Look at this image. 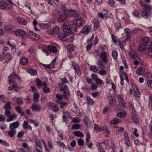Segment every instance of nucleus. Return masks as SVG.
Here are the masks:
<instances>
[{
	"instance_id": "obj_27",
	"label": "nucleus",
	"mask_w": 152,
	"mask_h": 152,
	"mask_svg": "<svg viewBox=\"0 0 152 152\" xmlns=\"http://www.w3.org/2000/svg\"><path fill=\"white\" fill-rule=\"evenodd\" d=\"M17 115L13 113V114L10 115L7 118V121H8L10 122L14 119H16L17 118Z\"/></svg>"
},
{
	"instance_id": "obj_53",
	"label": "nucleus",
	"mask_w": 152,
	"mask_h": 152,
	"mask_svg": "<svg viewBox=\"0 0 152 152\" xmlns=\"http://www.w3.org/2000/svg\"><path fill=\"white\" fill-rule=\"evenodd\" d=\"M37 85L39 87H41L42 85V83L41 80L37 78L36 80Z\"/></svg>"
},
{
	"instance_id": "obj_49",
	"label": "nucleus",
	"mask_w": 152,
	"mask_h": 152,
	"mask_svg": "<svg viewBox=\"0 0 152 152\" xmlns=\"http://www.w3.org/2000/svg\"><path fill=\"white\" fill-rule=\"evenodd\" d=\"M80 126L77 124H73L72 126V129L74 130L78 129L80 128Z\"/></svg>"
},
{
	"instance_id": "obj_25",
	"label": "nucleus",
	"mask_w": 152,
	"mask_h": 152,
	"mask_svg": "<svg viewBox=\"0 0 152 152\" xmlns=\"http://www.w3.org/2000/svg\"><path fill=\"white\" fill-rule=\"evenodd\" d=\"M76 23L75 24L78 27H79L82 25L83 23V20L80 19L78 18L77 20L75 21Z\"/></svg>"
},
{
	"instance_id": "obj_41",
	"label": "nucleus",
	"mask_w": 152,
	"mask_h": 152,
	"mask_svg": "<svg viewBox=\"0 0 152 152\" xmlns=\"http://www.w3.org/2000/svg\"><path fill=\"white\" fill-rule=\"evenodd\" d=\"M97 65L100 69H102L104 68V65L102 62L100 60H98L97 63Z\"/></svg>"
},
{
	"instance_id": "obj_34",
	"label": "nucleus",
	"mask_w": 152,
	"mask_h": 152,
	"mask_svg": "<svg viewBox=\"0 0 152 152\" xmlns=\"http://www.w3.org/2000/svg\"><path fill=\"white\" fill-rule=\"evenodd\" d=\"M12 107L11 105V103L10 102H8L6 104H5L4 106V109L6 110L10 109Z\"/></svg>"
},
{
	"instance_id": "obj_39",
	"label": "nucleus",
	"mask_w": 152,
	"mask_h": 152,
	"mask_svg": "<svg viewBox=\"0 0 152 152\" xmlns=\"http://www.w3.org/2000/svg\"><path fill=\"white\" fill-rule=\"evenodd\" d=\"M119 122V120L117 118H115L112 121H111L110 122V124H114V125H117L118 124Z\"/></svg>"
},
{
	"instance_id": "obj_16",
	"label": "nucleus",
	"mask_w": 152,
	"mask_h": 152,
	"mask_svg": "<svg viewBox=\"0 0 152 152\" xmlns=\"http://www.w3.org/2000/svg\"><path fill=\"white\" fill-rule=\"evenodd\" d=\"M0 8L2 10H5L7 8V3L5 1H0Z\"/></svg>"
},
{
	"instance_id": "obj_15",
	"label": "nucleus",
	"mask_w": 152,
	"mask_h": 152,
	"mask_svg": "<svg viewBox=\"0 0 152 152\" xmlns=\"http://www.w3.org/2000/svg\"><path fill=\"white\" fill-rule=\"evenodd\" d=\"M13 26L11 25H6L5 26V30L9 33L12 32L14 30Z\"/></svg>"
},
{
	"instance_id": "obj_60",
	"label": "nucleus",
	"mask_w": 152,
	"mask_h": 152,
	"mask_svg": "<svg viewBox=\"0 0 152 152\" xmlns=\"http://www.w3.org/2000/svg\"><path fill=\"white\" fill-rule=\"evenodd\" d=\"M83 120L84 122L86 124V125L88 124V123L90 122L89 119L88 117L87 116H85Z\"/></svg>"
},
{
	"instance_id": "obj_54",
	"label": "nucleus",
	"mask_w": 152,
	"mask_h": 152,
	"mask_svg": "<svg viewBox=\"0 0 152 152\" xmlns=\"http://www.w3.org/2000/svg\"><path fill=\"white\" fill-rule=\"evenodd\" d=\"M59 13V11L56 10H54L52 12V15L53 16H57Z\"/></svg>"
},
{
	"instance_id": "obj_37",
	"label": "nucleus",
	"mask_w": 152,
	"mask_h": 152,
	"mask_svg": "<svg viewBox=\"0 0 152 152\" xmlns=\"http://www.w3.org/2000/svg\"><path fill=\"white\" fill-rule=\"evenodd\" d=\"M93 22L95 27L96 29L99 28V22L96 19H94Z\"/></svg>"
},
{
	"instance_id": "obj_40",
	"label": "nucleus",
	"mask_w": 152,
	"mask_h": 152,
	"mask_svg": "<svg viewBox=\"0 0 152 152\" xmlns=\"http://www.w3.org/2000/svg\"><path fill=\"white\" fill-rule=\"evenodd\" d=\"M57 145L60 147L62 148L63 149L66 148V146L65 144L60 141L57 142Z\"/></svg>"
},
{
	"instance_id": "obj_63",
	"label": "nucleus",
	"mask_w": 152,
	"mask_h": 152,
	"mask_svg": "<svg viewBox=\"0 0 152 152\" xmlns=\"http://www.w3.org/2000/svg\"><path fill=\"white\" fill-rule=\"evenodd\" d=\"M8 49V48L7 47H4L3 48V54L4 56H6L7 55V50Z\"/></svg>"
},
{
	"instance_id": "obj_52",
	"label": "nucleus",
	"mask_w": 152,
	"mask_h": 152,
	"mask_svg": "<svg viewBox=\"0 0 152 152\" xmlns=\"http://www.w3.org/2000/svg\"><path fill=\"white\" fill-rule=\"evenodd\" d=\"M86 144H88L89 143V142L90 138V136L89 133H87L86 134Z\"/></svg>"
},
{
	"instance_id": "obj_6",
	"label": "nucleus",
	"mask_w": 152,
	"mask_h": 152,
	"mask_svg": "<svg viewBox=\"0 0 152 152\" xmlns=\"http://www.w3.org/2000/svg\"><path fill=\"white\" fill-rule=\"evenodd\" d=\"M129 54L131 58L134 60L137 59L142 56L141 53L137 55L136 51L134 50H132L131 51Z\"/></svg>"
},
{
	"instance_id": "obj_19",
	"label": "nucleus",
	"mask_w": 152,
	"mask_h": 152,
	"mask_svg": "<svg viewBox=\"0 0 152 152\" xmlns=\"http://www.w3.org/2000/svg\"><path fill=\"white\" fill-rule=\"evenodd\" d=\"M141 15L142 17L145 19H147L149 16H152L151 14L150 13H148V12H142L141 13Z\"/></svg>"
},
{
	"instance_id": "obj_2",
	"label": "nucleus",
	"mask_w": 152,
	"mask_h": 152,
	"mask_svg": "<svg viewBox=\"0 0 152 152\" xmlns=\"http://www.w3.org/2000/svg\"><path fill=\"white\" fill-rule=\"evenodd\" d=\"M74 24V22L71 20H68L63 24V30L66 33H70V29Z\"/></svg>"
},
{
	"instance_id": "obj_61",
	"label": "nucleus",
	"mask_w": 152,
	"mask_h": 152,
	"mask_svg": "<svg viewBox=\"0 0 152 152\" xmlns=\"http://www.w3.org/2000/svg\"><path fill=\"white\" fill-rule=\"evenodd\" d=\"M118 53L115 50L113 51L112 53V56L113 58L115 59H116Z\"/></svg>"
},
{
	"instance_id": "obj_64",
	"label": "nucleus",
	"mask_w": 152,
	"mask_h": 152,
	"mask_svg": "<svg viewBox=\"0 0 152 152\" xmlns=\"http://www.w3.org/2000/svg\"><path fill=\"white\" fill-rule=\"evenodd\" d=\"M150 129L151 130L150 133H148V134L149 136H151L152 134V120L151 121L149 126Z\"/></svg>"
},
{
	"instance_id": "obj_55",
	"label": "nucleus",
	"mask_w": 152,
	"mask_h": 152,
	"mask_svg": "<svg viewBox=\"0 0 152 152\" xmlns=\"http://www.w3.org/2000/svg\"><path fill=\"white\" fill-rule=\"evenodd\" d=\"M35 144L40 148H42V146L40 141L38 140H35Z\"/></svg>"
},
{
	"instance_id": "obj_30",
	"label": "nucleus",
	"mask_w": 152,
	"mask_h": 152,
	"mask_svg": "<svg viewBox=\"0 0 152 152\" xmlns=\"http://www.w3.org/2000/svg\"><path fill=\"white\" fill-rule=\"evenodd\" d=\"M28 71V72L30 74L33 75H36L37 73V70L31 68L29 69Z\"/></svg>"
},
{
	"instance_id": "obj_51",
	"label": "nucleus",
	"mask_w": 152,
	"mask_h": 152,
	"mask_svg": "<svg viewBox=\"0 0 152 152\" xmlns=\"http://www.w3.org/2000/svg\"><path fill=\"white\" fill-rule=\"evenodd\" d=\"M51 107L53 109V111L54 112H57L59 110V107L57 105L55 104Z\"/></svg>"
},
{
	"instance_id": "obj_62",
	"label": "nucleus",
	"mask_w": 152,
	"mask_h": 152,
	"mask_svg": "<svg viewBox=\"0 0 152 152\" xmlns=\"http://www.w3.org/2000/svg\"><path fill=\"white\" fill-rule=\"evenodd\" d=\"M125 144L127 145V146L129 147L131 146V143L129 138L125 140Z\"/></svg>"
},
{
	"instance_id": "obj_1",
	"label": "nucleus",
	"mask_w": 152,
	"mask_h": 152,
	"mask_svg": "<svg viewBox=\"0 0 152 152\" xmlns=\"http://www.w3.org/2000/svg\"><path fill=\"white\" fill-rule=\"evenodd\" d=\"M61 80L62 83H59L58 85L60 87V90L63 91V95L64 98L68 99L70 96V91L67 86L65 83H68V80L66 77L61 79Z\"/></svg>"
},
{
	"instance_id": "obj_21",
	"label": "nucleus",
	"mask_w": 152,
	"mask_h": 152,
	"mask_svg": "<svg viewBox=\"0 0 152 152\" xmlns=\"http://www.w3.org/2000/svg\"><path fill=\"white\" fill-rule=\"evenodd\" d=\"M28 61V59L25 57L22 58L20 59V63L22 65H26Z\"/></svg>"
},
{
	"instance_id": "obj_12",
	"label": "nucleus",
	"mask_w": 152,
	"mask_h": 152,
	"mask_svg": "<svg viewBox=\"0 0 152 152\" xmlns=\"http://www.w3.org/2000/svg\"><path fill=\"white\" fill-rule=\"evenodd\" d=\"M19 125V123L18 121H15L11 124L9 128L10 129L16 130L15 129L18 128Z\"/></svg>"
},
{
	"instance_id": "obj_26",
	"label": "nucleus",
	"mask_w": 152,
	"mask_h": 152,
	"mask_svg": "<svg viewBox=\"0 0 152 152\" xmlns=\"http://www.w3.org/2000/svg\"><path fill=\"white\" fill-rule=\"evenodd\" d=\"M78 27V26L74 24L73 25L71 28L70 30V34L71 33H73L74 32H77V31Z\"/></svg>"
},
{
	"instance_id": "obj_8",
	"label": "nucleus",
	"mask_w": 152,
	"mask_h": 152,
	"mask_svg": "<svg viewBox=\"0 0 152 152\" xmlns=\"http://www.w3.org/2000/svg\"><path fill=\"white\" fill-rule=\"evenodd\" d=\"M68 18V15L64 13L60 15L58 18L57 20L58 22L62 23L67 20Z\"/></svg>"
},
{
	"instance_id": "obj_14",
	"label": "nucleus",
	"mask_w": 152,
	"mask_h": 152,
	"mask_svg": "<svg viewBox=\"0 0 152 152\" xmlns=\"http://www.w3.org/2000/svg\"><path fill=\"white\" fill-rule=\"evenodd\" d=\"M47 49L50 52L56 53L57 52V48L55 46L48 45L47 47Z\"/></svg>"
},
{
	"instance_id": "obj_57",
	"label": "nucleus",
	"mask_w": 152,
	"mask_h": 152,
	"mask_svg": "<svg viewBox=\"0 0 152 152\" xmlns=\"http://www.w3.org/2000/svg\"><path fill=\"white\" fill-rule=\"evenodd\" d=\"M17 100L15 101V102L19 105H21L23 104V101L19 98H17Z\"/></svg>"
},
{
	"instance_id": "obj_43",
	"label": "nucleus",
	"mask_w": 152,
	"mask_h": 152,
	"mask_svg": "<svg viewBox=\"0 0 152 152\" xmlns=\"http://www.w3.org/2000/svg\"><path fill=\"white\" fill-rule=\"evenodd\" d=\"M90 69L91 71L94 72H97L98 69L97 67L94 65L91 66L90 67Z\"/></svg>"
},
{
	"instance_id": "obj_22",
	"label": "nucleus",
	"mask_w": 152,
	"mask_h": 152,
	"mask_svg": "<svg viewBox=\"0 0 152 152\" xmlns=\"http://www.w3.org/2000/svg\"><path fill=\"white\" fill-rule=\"evenodd\" d=\"M60 28L58 26H56L53 29L52 33L51 34H52L57 35L60 32L59 31Z\"/></svg>"
},
{
	"instance_id": "obj_13",
	"label": "nucleus",
	"mask_w": 152,
	"mask_h": 152,
	"mask_svg": "<svg viewBox=\"0 0 152 152\" xmlns=\"http://www.w3.org/2000/svg\"><path fill=\"white\" fill-rule=\"evenodd\" d=\"M15 34L17 36H22L25 35V33L23 29H18L15 30Z\"/></svg>"
},
{
	"instance_id": "obj_44",
	"label": "nucleus",
	"mask_w": 152,
	"mask_h": 152,
	"mask_svg": "<svg viewBox=\"0 0 152 152\" xmlns=\"http://www.w3.org/2000/svg\"><path fill=\"white\" fill-rule=\"evenodd\" d=\"M114 26L116 30L118 31L119 29L121 28V24L119 22H117L115 23Z\"/></svg>"
},
{
	"instance_id": "obj_29",
	"label": "nucleus",
	"mask_w": 152,
	"mask_h": 152,
	"mask_svg": "<svg viewBox=\"0 0 152 152\" xmlns=\"http://www.w3.org/2000/svg\"><path fill=\"white\" fill-rule=\"evenodd\" d=\"M150 40L149 38L146 36L142 38V42L144 44H145V45H147V44L148 43Z\"/></svg>"
},
{
	"instance_id": "obj_3",
	"label": "nucleus",
	"mask_w": 152,
	"mask_h": 152,
	"mask_svg": "<svg viewBox=\"0 0 152 152\" xmlns=\"http://www.w3.org/2000/svg\"><path fill=\"white\" fill-rule=\"evenodd\" d=\"M70 33H66L64 32L63 31V32H60L58 35V37L62 41H67L69 42H72L73 40V38L72 37L70 38H67V36L69 34H70Z\"/></svg>"
},
{
	"instance_id": "obj_38",
	"label": "nucleus",
	"mask_w": 152,
	"mask_h": 152,
	"mask_svg": "<svg viewBox=\"0 0 152 152\" xmlns=\"http://www.w3.org/2000/svg\"><path fill=\"white\" fill-rule=\"evenodd\" d=\"M68 51L69 52H72L74 50V46L73 45L70 44L68 45L67 46Z\"/></svg>"
},
{
	"instance_id": "obj_4",
	"label": "nucleus",
	"mask_w": 152,
	"mask_h": 152,
	"mask_svg": "<svg viewBox=\"0 0 152 152\" xmlns=\"http://www.w3.org/2000/svg\"><path fill=\"white\" fill-rule=\"evenodd\" d=\"M129 93L131 95L133 94L135 97L137 96L138 97H140V92L137 86L134 84H132L131 85V88L130 89Z\"/></svg>"
},
{
	"instance_id": "obj_11",
	"label": "nucleus",
	"mask_w": 152,
	"mask_h": 152,
	"mask_svg": "<svg viewBox=\"0 0 152 152\" xmlns=\"http://www.w3.org/2000/svg\"><path fill=\"white\" fill-rule=\"evenodd\" d=\"M72 66L74 67V69L77 74L78 75H80L81 73L79 66L77 64L75 63L73 64Z\"/></svg>"
},
{
	"instance_id": "obj_59",
	"label": "nucleus",
	"mask_w": 152,
	"mask_h": 152,
	"mask_svg": "<svg viewBox=\"0 0 152 152\" xmlns=\"http://www.w3.org/2000/svg\"><path fill=\"white\" fill-rule=\"evenodd\" d=\"M4 58H6V59L11 60L12 58V56L10 54H9L8 53H7V55L6 56H4Z\"/></svg>"
},
{
	"instance_id": "obj_32",
	"label": "nucleus",
	"mask_w": 152,
	"mask_h": 152,
	"mask_svg": "<svg viewBox=\"0 0 152 152\" xmlns=\"http://www.w3.org/2000/svg\"><path fill=\"white\" fill-rule=\"evenodd\" d=\"M145 70V69L144 67H140L137 69V72L139 74L142 75L144 73Z\"/></svg>"
},
{
	"instance_id": "obj_58",
	"label": "nucleus",
	"mask_w": 152,
	"mask_h": 152,
	"mask_svg": "<svg viewBox=\"0 0 152 152\" xmlns=\"http://www.w3.org/2000/svg\"><path fill=\"white\" fill-rule=\"evenodd\" d=\"M48 3L49 4H50L54 6L56 5V3L54 0H48Z\"/></svg>"
},
{
	"instance_id": "obj_46",
	"label": "nucleus",
	"mask_w": 152,
	"mask_h": 152,
	"mask_svg": "<svg viewBox=\"0 0 152 152\" xmlns=\"http://www.w3.org/2000/svg\"><path fill=\"white\" fill-rule=\"evenodd\" d=\"M129 29L128 28H125L124 29V31L126 33V36L127 37V38H129L130 37V32L129 31Z\"/></svg>"
},
{
	"instance_id": "obj_31",
	"label": "nucleus",
	"mask_w": 152,
	"mask_h": 152,
	"mask_svg": "<svg viewBox=\"0 0 152 152\" xmlns=\"http://www.w3.org/2000/svg\"><path fill=\"white\" fill-rule=\"evenodd\" d=\"M96 146L98 148L99 152H101L104 149L102 146L100 145V143L99 142H97L96 144Z\"/></svg>"
},
{
	"instance_id": "obj_20",
	"label": "nucleus",
	"mask_w": 152,
	"mask_h": 152,
	"mask_svg": "<svg viewBox=\"0 0 152 152\" xmlns=\"http://www.w3.org/2000/svg\"><path fill=\"white\" fill-rule=\"evenodd\" d=\"M31 108L33 110H37L39 111L40 110L41 107L39 105H37V104L34 103L32 105Z\"/></svg>"
},
{
	"instance_id": "obj_23",
	"label": "nucleus",
	"mask_w": 152,
	"mask_h": 152,
	"mask_svg": "<svg viewBox=\"0 0 152 152\" xmlns=\"http://www.w3.org/2000/svg\"><path fill=\"white\" fill-rule=\"evenodd\" d=\"M73 134L77 137H83L84 136V134L80 131H75L73 132Z\"/></svg>"
},
{
	"instance_id": "obj_47",
	"label": "nucleus",
	"mask_w": 152,
	"mask_h": 152,
	"mask_svg": "<svg viewBox=\"0 0 152 152\" xmlns=\"http://www.w3.org/2000/svg\"><path fill=\"white\" fill-rule=\"evenodd\" d=\"M42 91L44 93L47 94L50 91V89L49 88L46 86L43 88Z\"/></svg>"
},
{
	"instance_id": "obj_45",
	"label": "nucleus",
	"mask_w": 152,
	"mask_h": 152,
	"mask_svg": "<svg viewBox=\"0 0 152 152\" xmlns=\"http://www.w3.org/2000/svg\"><path fill=\"white\" fill-rule=\"evenodd\" d=\"M40 25L43 28H48L50 27V24L49 23H42Z\"/></svg>"
},
{
	"instance_id": "obj_28",
	"label": "nucleus",
	"mask_w": 152,
	"mask_h": 152,
	"mask_svg": "<svg viewBox=\"0 0 152 152\" xmlns=\"http://www.w3.org/2000/svg\"><path fill=\"white\" fill-rule=\"evenodd\" d=\"M39 97V93L37 92H35L33 94V100L34 102H36L38 100Z\"/></svg>"
},
{
	"instance_id": "obj_18",
	"label": "nucleus",
	"mask_w": 152,
	"mask_h": 152,
	"mask_svg": "<svg viewBox=\"0 0 152 152\" xmlns=\"http://www.w3.org/2000/svg\"><path fill=\"white\" fill-rule=\"evenodd\" d=\"M147 46V45L145 44H140L138 46V49L139 51H144L146 50Z\"/></svg>"
},
{
	"instance_id": "obj_35",
	"label": "nucleus",
	"mask_w": 152,
	"mask_h": 152,
	"mask_svg": "<svg viewBox=\"0 0 152 152\" xmlns=\"http://www.w3.org/2000/svg\"><path fill=\"white\" fill-rule=\"evenodd\" d=\"M132 14L133 16L138 18H140V13L136 10H135L132 12Z\"/></svg>"
},
{
	"instance_id": "obj_17",
	"label": "nucleus",
	"mask_w": 152,
	"mask_h": 152,
	"mask_svg": "<svg viewBox=\"0 0 152 152\" xmlns=\"http://www.w3.org/2000/svg\"><path fill=\"white\" fill-rule=\"evenodd\" d=\"M18 22L20 23L25 25L27 23V21L24 18L20 17H18L17 18Z\"/></svg>"
},
{
	"instance_id": "obj_36",
	"label": "nucleus",
	"mask_w": 152,
	"mask_h": 152,
	"mask_svg": "<svg viewBox=\"0 0 152 152\" xmlns=\"http://www.w3.org/2000/svg\"><path fill=\"white\" fill-rule=\"evenodd\" d=\"M87 100L88 102V105L91 106L93 104L94 101L93 100L91 99L89 96H87Z\"/></svg>"
},
{
	"instance_id": "obj_5",
	"label": "nucleus",
	"mask_w": 152,
	"mask_h": 152,
	"mask_svg": "<svg viewBox=\"0 0 152 152\" xmlns=\"http://www.w3.org/2000/svg\"><path fill=\"white\" fill-rule=\"evenodd\" d=\"M27 34L29 37L31 39L38 40L39 39L40 36L38 34L34 33L33 31H29L28 33H26V34Z\"/></svg>"
},
{
	"instance_id": "obj_10",
	"label": "nucleus",
	"mask_w": 152,
	"mask_h": 152,
	"mask_svg": "<svg viewBox=\"0 0 152 152\" xmlns=\"http://www.w3.org/2000/svg\"><path fill=\"white\" fill-rule=\"evenodd\" d=\"M100 57L102 61L105 63V64L107 63L108 61L107 58V53L106 52H101Z\"/></svg>"
},
{
	"instance_id": "obj_33",
	"label": "nucleus",
	"mask_w": 152,
	"mask_h": 152,
	"mask_svg": "<svg viewBox=\"0 0 152 152\" xmlns=\"http://www.w3.org/2000/svg\"><path fill=\"white\" fill-rule=\"evenodd\" d=\"M142 9L145 11H149L151 10L152 8L149 4H146Z\"/></svg>"
},
{
	"instance_id": "obj_42",
	"label": "nucleus",
	"mask_w": 152,
	"mask_h": 152,
	"mask_svg": "<svg viewBox=\"0 0 152 152\" xmlns=\"http://www.w3.org/2000/svg\"><path fill=\"white\" fill-rule=\"evenodd\" d=\"M126 115L125 112H120L117 114V116L119 118H121L125 117Z\"/></svg>"
},
{
	"instance_id": "obj_50",
	"label": "nucleus",
	"mask_w": 152,
	"mask_h": 152,
	"mask_svg": "<svg viewBox=\"0 0 152 152\" xmlns=\"http://www.w3.org/2000/svg\"><path fill=\"white\" fill-rule=\"evenodd\" d=\"M60 8L64 12H66L68 11L67 7L65 4L61 5V6Z\"/></svg>"
},
{
	"instance_id": "obj_24",
	"label": "nucleus",
	"mask_w": 152,
	"mask_h": 152,
	"mask_svg": "<svg viewBox=\"0 0 152 152\" xmlns=\"http://www.w3.org/2000/svg\"><path fill=\"white\" fill-rule=\"evenodd\" d=\"M16 130L10 129L8 132V135L11 137H14L16 132Z\"/></svg>"
},
{
	"instance_id": "obj_56",
	"label": "nucleus",
	"mask_w": 152,
	"mask_h": 152,
	"mask_svg": "<svg viewBox=\"0 0 152 152\" xmlns=\"http://www.w3.org/2000/svg\"><path fill=\"white\" fill-rule=\"evenodd\" d=\"M36 50V49L35 47L34 46H32L30 47L29 49V51L31 53H34Z\"/></svg>"
},
{
	"instance_id": "obj_9",
	"label": "nucleus",
	"mask_w": 152,
	"mask_h": 152,
	"mask_svg": "<svg viewBox=\"0 0 152 152\" xmlns=\"http://www.w3.org/2000/svg\"><path fill=\"white\" fill-rule=\"evenodd\" d=\"M91 29V28L90 26L86 25L83 27V29L81 31L80 33L87 34Z\"/></svg>"
},
{
	"instance_id": "obj_7",
	"label": "nucleus",
	"mask_w": 152,
	"mask_h": 152,
	"mask_svg": "<svg viewBox=\"0 0 152 152\" xmlns=\"http://www.w3.org/2000/svg\"><path fill=\"white\" fill-rule=\"evenodd\" d=\"M17 75L16 72H13L9 77L8 81L10 84L15 83Z\"/></svg>"
},
{
	"instance_id": "obj_48",
	"label": "nucleus",
	"mask_w": 152,
	"mask_h": 152,
	"mask_svg": "<svg viewBox=\"0 0 152 152\" xmlns=\"http://www.w3.org/2000/svg\"><path fill=\"white\" fill-rule=\"evenodd\" d=\"M77 143L79 145L81 146H83L84 144L83 139L81 138H79L77 140Z\"/></svg>"
}]
</instances>
